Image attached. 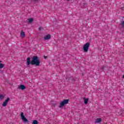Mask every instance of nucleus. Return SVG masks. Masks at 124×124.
Masks as SVG:
<instances>
[{"mask_svg": "<svg viewBox=\"0 0 124 124\" xmlns=\"http://www.w3.org/2000/svg\"><path fill=\"white\" fill-rule=\"evenodd\" d=\"M33 64L38 66L40 63V62L38 60V57L37 56H33L32 61L31 62V58L28 57L27 59V65L29 66L30 64Z\"/></svg>", "mask_w": 124, "mask_h": 124, "instance_id": "1", "label": "nucleus"}, {"mask_svg": "<svg viewBox=\"0 0 124 124\" xmlns=\"http://www.w3.org/2000/svg\"><path fill=\"white\" fill-rule=\"evenodd\" d=\"M69 101V99H64L60 103L58 107L60 108H62V107L64 106V105H66V104H68Z\"/></svg>", "mask_w": 124, "mask_h": 124, "instance_id": "2", "label": "nucleus"}, {"mask_svg": "<svg viewBox=\"0 0 124 124\" xmlns=\"http://www.w3.org/2000/svg\"><path fill=\"white\" fill-rule=\"evenodd\" d=\"M89 48H90V43H87L83 45V52L87 53L89 51Z\"/></svg>", "mask_w": 124, "mask_h": 124, "instance_id": "3", "label": "nucleus"}, {"mask_svg": "<svg viewBox=\"0 0 124 124\" xmlns=\"http://www.w3.org/2000/svg\"><path fill=\"white\" fill-rule=\"evenodd\" d=\"M20 117L23 122H24V123H29V120H28V119H27V118H26V117H25V115H24V112H21Z\"/></svg>", "mask_w": 124, "mask_h": 124, "instance_id": "4", "label": "nucleus"}, {"mask_svg": "<svg viewBox=\"0 0 124 124\" xmlns=\"http://www.w3.org/2000/svg\"><path fill=\"white\" fill-rule=\"evenodd\" d=\"M10 100V99L9 98H7L5 101L2 103V106H3V107H6V106H7V104L9 102Z\"/></svg>", "mask_w": 124, "mask_h": 124, "instance_id": "5", "label": "nucleus"}, {"mask_svg": "<svg viewBox=\"0 0 124 124\" xmlns=\"http://www.w3.org/2000/svg\"><path fill=\"white\" fill-rule=\"evenodd\" d=\"M18 89H19L20 90H22V91H24L26 89V86H25V85H24L21 84L19 85V86L18 87Z\"/></svg>", "mask_w": 124, "mask_h": 124, "instance_id": "6", "label": "nucleus"}, {"mask_svg": "<svg viewBox=\"0 0 124 124\" xmlns=\"http://www.w3.org/2000/svg\"><path fill=\"white\" fill-rule=\"evenodd\" d=\"M102 119L101 118H97L95 119V124H100L101 123Z\"/></svg>", "mask_w": 124, "mask_h": 124, "instance_id": "7", "label": "nucleus"}, {"mask_svg": "<svg viewBox=\"0 0 124 124\" xmlns=\"http://www.w3.org/2000/svg\"><path fill=\"white\" fill-rule=\"evenodd\" d=\"M51 38V35L50 34H47L44 37V39L45 40H48Z\"/></svg>", "mask_w": 124, "mask_h": 124, "instance_id": "8", "label": "nucleus"}, {"mask_svg": "<svg viewBox=\"0 0 124 124\" xmlns=\"http://www.w3.org/2000/svg\"><path fill=\"white\" fill-rule=\"evenodd\" d=\"M32 22H33V18H31L27 20V23H28V24H31Z\"/></svg>", "mask_w": 124, "mask_h": 124, "instance_id": "9", "label": "nucleus"}, {"mask_svg": "<svg viewBox=\"0 0 124 124\" xmlns=\"http://www.w3.org/2000/svg\"><path fill=\"white\" fill-rule=\"evenodd\" d=\"M20 35L22 38H24V37H25V32L22 31Z\"/></svg>", "mask_w": 124, "mask_h": 124, "instance_id": "10", "label": "nucleus"}, {"mask_svg": "<svg viewBox=\"0 0 124 124\" xmlns=\"http://www.w3.org/2000/svg\"><path fill=\"white\" fill-rule=\"evenodd\" d=\"M84 102L85 104H88V102H89V98L84 99Z\"/></svg>", "mask_w": 124, "mask_h": 124, "instance_id": "11", "label": "nucleus"}, {"mask_svg": "<svg viewBox=\"0 0 124 124\" xmlns=\"http://www.w3.org/2000/svg\"><path fill=\"white\" fill-rule=\"evenodd\" d=\"M32 124H38V121L37 120H33Z\"/></svg>", "mask_w": 124, "mask_h": 124, "instance_id": "12", "label": "nucleus"}, {"mask_svg": "<svg viewBox=\"0 0 124 124\" xmlns=\"http://www.w3.org/2000/svg\"><path fill=\"white\" fill-rule=\"evenodd\" d=\"M4 67V64L2 63H0V69H1V68H3Z\"/></svg>", "mask_w": 124, "mask_h": 124, "instance_id": "13", "label": "nucleus"}, {"mask_svg": "<svg viewBox=\"0 0 124 124\" xmlns=\"http://www.w3.org/2000/svg\"><path fill=\"white\" fill-rule=\"evenodd\" d=\"M4 98V96L0 94V99H3Z\"/></svg>", "mask_w": 124, "mask_h": 124, "instance_id": "14", "label": "nucleus"}, {"mask_svg": "<svg viewBox=\"0 0 124 124\" xmlns=\"http://www.w3.org/2000/svg\"><path fill=\"white\" fill-rule=\"evenodd\" d=\"M120 25L122 26V27H124V21H122Z\"/></svg>", "mask_w": 124, "mask_h": 124, "instance_id": "15", "label": "nucleus"}, {"mask_svg": "<svg viewBox=\"0 0 124 124\" xmlns=\"http://www.w3.org/2000/svg\"><path fill=\"white\" fill-rule=\"evenodd\" d=\"M41 30H42V28L41 27H40V28H39V31H41Z\"/></svg>", "mask_w": 124, "mask_h": 124, "instance_id": "16", "label": "nucleus"}, {"mask_svg": "<svg viewBox=\"0 0 124 124\" xmlns=\"http://www.w3.org/2000/svg\"><path fill=\"white\" fill-rule=\"evenodd\" d=\"M44 59H47V56H45Z\"/></svg>", "mask_w": 124, "mask_h": 124, "instance_id": "17", "label": "nucleus"}, {"mask_svg": "<svg viewBox=\"0 0 124 124\" xmlns=\"http://www.w3.org/2000/svg\"><path fill=\"white\" fill-rule=\"evenodd\" d=\"M0 62H1L0 61V63H1Z\"/></svg>", "mask_w": 124, "mask_h": 124, "instance_id": "18", "label": "nucleus"}]
</instances>
